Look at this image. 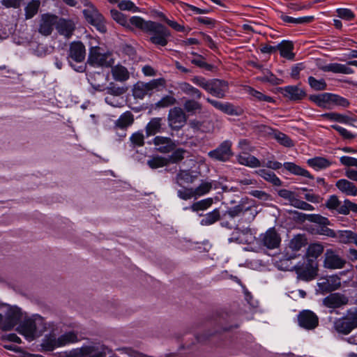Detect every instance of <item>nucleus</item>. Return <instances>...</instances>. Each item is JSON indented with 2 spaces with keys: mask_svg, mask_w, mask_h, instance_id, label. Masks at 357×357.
<instances>
[{
  "mask_svg": "<svg viewBox=\"0 0 357 357\" xmlns=\"http://www.w3.org/2000/svg\"><path fill=\"white\" fill-rule=\"evenodd\" d=\"M206 100L215 109L230 116H240L243 113V110L239 107H236L229 102H222L210 98H206Z\"/></svg>",
  "mask_w": 357,
  "mask_h": 357,
  "instance_id": "nucleus-17",
  "label": "nucleus"
},
{
  "mask_svg": "<svg viewBox=\"0 0 357 357\" xmlns=\"http://www.w3.org/2000/svg\"><path fill=\"white\" fill-rule=\"evenodd\" d=\"M294 44L289 40H283L277 45V50L280 51V56L288 60H293L295 54L293 52Z\"/></svg>",
  "mask_w": 357,
  "mask_h": 357,
  "instance_id": "nucleus-29",
  "label": "nucleus"
},
{
  "mask_svg": "<svg viewBox=\"0 0 357 357\" xmlns=\"http://www.w3.org/2000/svg\"><path fill=\"white\" fill-rule=\"evenodd\" d=\"M231 147L232 142L225 140L215 149L209 151L208 155L214 160L227 162L234 155Z\"/></svg>",
  "mask_w": 357,
  "mask_h": 357,
  "instance_id": "nucleus-9",
  "label": "nucleus"
},
{
  "mask_svg": "<svg viewBox=\"0 0 357 357\" xmlns=\"http://www.w3.org/2000/svg\"><path fill=\"white\" fill-rule=\"evenodd\" d=\"M325 206L333 213L335 212L337 214H341L340 208L342 207V204L337 195H331L326 200Z\"/></svg>",
  "mask_w": 357,
  "mask_h": 357,
  "instance_id": "nucleus-42",
  "label": "nucleus"
},
{
  "mask_svg": "<svg viewBox=\"0 0 357 357\" xmlns=\"http://www.w3.org/2000/svg\"><path fill=\"white\" fill-rule=\"evenodd\" d=\"M180 89L185 94L197 99H199L202 97V91L188 82L181 83L180 84Z\"/></svg>",
  "mask_w": 357,
  "mask_h": 357,
  "instance_id": "nucleus-44",
  "label": "nucleus"
},
{
  "mask_svg": "<svg viewBox=\"0 0 357 357\" xmlns=\"http://www.w3.org/2000/svg\"><path fill=\"white\" fill-rule=\"evenodd\" d=\"M236 159L239 164L249 167L255 168L261 166L260 161L256 157L248 153H240L237 155Z\"/></svg>",
  "mask_w": 357,
  "mask_h": 357,
  "instance_id": "nucleus-31",
  "label": "nucleus"
},
{
  "mask_svg": "<svg viewBox=\"0 0 357 357\" xmlns=\"http://www.w3.org/2000/svg\"><path fill=\"white\" fill-rule=\"evenodd\" d=\"M172 155L168 158L169 160V163H178L183 160L185 158V154L187 153V151L182 149L178 148L176 150L172 151Z\"/></svg>",
  "mask_w": 357,
  "mask_h": 357,
  "instance_id": "nucleus-61",
  "label": "nucleus"
},
{
  "mask_svg": "<svg viewBox=\"0 0 357 357\" xmlns=\"http://www.w3.org/2000/svg\"><path fill=\"white\" fill-rule=\"evenodd\" d=\"M168 121L170 127L178 130L186 123L187 116L181 107H175L169 110Z\"/></svg>",
  "mask_w": 357,
  "mask_h": 357,
  "instance_id": "nucleus-15",
  "label": "nucleus"
},
{
  "mask_svg": "<svg viewBox=\"0 0 357 357\" xmlns=\"http://www.w3.org/2000/svg\"><path fill=\"white\" fill-rule=\"evenodd\" d=\"M245 90L250 96H251L252 98H255V100L257 101L273 103L275 102L273 97L266 96L250 86H246L245 87Z\"/></svg>",
  "mask_w": 357,
  "mask_h": 357,
  "instance_id": "nucleus-35",
  "label": "nucleus"
},
{
  "mask_svg": "<svg viewBox=\"0 0 357 357\" xmlns=\"http://www.w3.org/2000/svg\"><path fill=\"white\" fill-rule=\"evenodd\" d=\"M112 75L114 80L121 82H126L130 78L128 69L121 65L114 66L112 68Z\"/></svg>",
  "mask_w": 357,
  "mask_h": 357,
  "instance_id": "nucleus-34",
  "label": "nucleus"
},
{
  "mask_svg": "<svg viewBox=\"0 0 357 357\" xmlns=\"http://www.w3.org/2000/svg\"><path fill=\"white\" fill-rule=\"evenodd\" d=\"M86 57V49L84 44L80 41H74L70 44L68 58L69 62L73 61L81 63Z\"/></svg>",
  "mask_w": 357,
  "mask_h": 357,
  "instance_id": "nucleus-19",
  "label": "nucleus"
},
{
  "mask_svg": "<svg viewBox=\"0 0 357 357\" xmlns=\"http://www.w3.org/2000/svg\"><path fill=\"white\" fill-rule=\"evenodd\" d=\"M177 191L178 197L183 200H188L192 198L197 199L194 188L182 187Z\"/></svg>",
  "mask_w": 357,
  "mask_h": 357,
  "instance_id": "nucleus-56",
  "label": "nucleus"
},
{
  "mask_svg": "<svg viewBox=\"0 0 357 357\" xmlns=\"http://www.w3.org/2000/svg\"><path fill=\"white\" fill-rule=\"evenodd\" d=\"M335 186L341 192L347 196L357 195V186L347 179L342 178L337 181Z\"/></svg>",
  "mask_w": 357,
  "mask_h": 357,
  "instance_id": "nucleus-25",
  "label": "nucleus"
},
{
  "mask_svg": "<svg viewBox=\"0 0 357 357\" xmlns=\"http://www.w3.org/2000/svg\"><path fill=\"white\" fill-rule=\"evenodd\" d=\"M220 219V212L218 208L205 214L201 220V225L208 226L214 224Z\"/></svg>",
  "mask_w": 357,
  "mask_h": 357,
  "instance_id": "nucleus-45",
  "label": "nucleus"
},
{
  "mask_svg": "<svg viewBox=\"0 0 357 357\" xmlns=\"http://www.w3.org/2000/svg\"><path fill=\"white\" fill-rule=\"evenodd\" d=\"M350 211L357 213V204L347 199L343 202L342 207L340 208V213L341 215H348Z\"/></svg>",
  "mask_w": 357,
  "mask_h": 357,
  "instance_id": "nucleus-63",
  "label": "nucleus"
},
{
  "mask_svg": "<svg viewBox=\"0 0 357 357\" xmlns=\"http://www.w3.org/2000/svg\"><path fill=\"white\" fill-rule=\"evenodd\" d=\"M308 84L315 91H324L327 87V84L324 79H317L312 76L308 77Z\"/></svg>",
  "mask_w": 357,
  "mask_h": 357,
  "instance_id": "nucleus-58",
  "label": "nucleus"
},
{
  "mask_svg": "<svg viewBox=\"0 0 357 357\" xmlns=\"http://www.w3.org/2000/svg\"><path fill=\"white\" fill-rule=\"evenodd\" d=\"M307 238L304 235L298 234L295 236L289 243V248L293 252L299 251L303 247L307 245Z\"/></svg>",
  "mask_w": 357,
  "mask_h": 357,
  "instance_id": "nucleus-41",
  "label": "nucleus"
},
{
  "mask_svg": "<svg viewBox=\"0 0 357 357\" xmlns=\"http://www.w3.org/2000/svg\"><path fill=\"white\" fill-rule=\"evenodd\" d=\"M284 167L293 174L302 176L310 179H314V176L305 169L297 165L294 162L284 163Z\"/></svg>",
  "mask_w": 357,
  "mask_h": 357,
  "instance_id": "nucleus-33",
  "label": "nucleus"
},
{
  "mask_svg": "<svg viewBox=\"0 0 357 357\" xmlns=\"http://www.w3.org/2000/svg\"><path fill=\"white\" fill-rule=\"evenodd\" d=\"M56 29L60 35L70 38L75 29V24L72 20L58 18Z\"/></svg>",
  "mask_w": 357,
  "mask_h": 357,
  "instance_id": "nucleus-21",
  "label": "nucleus"
},
{
  "mask_svg": "<svg viewBox=\"0 0 357 357\" xmlns=\"http://www.w3.org/2000/svg\"><path fill=\"white\" fill-rule=\"evenodd\" d=\"M299 279L304 281H310L316 278L318 271V263L314 259L307 261L305 266L296 268Z\"/></svg>",
  "mask_w": 357,
  "mask_h": 357,
  "instance_id": "nucleus-14",
  "label": "nucleus"
},
{
  "mask_svg": "<svg viewBox=\"0 0 357 357\" xmlns=\"http://www.w3.org/2000/svg\"><path fill=\"white\" fill-rule=\"evenodd\" d=\"M87 62L92 66L109 68L112 66L114 60L111 52H104L100 47L95 46L89 49Z\"/></svg>",
  "mask_w": 357,
  "mask_h": 357,
  "instance_id": "nucleus-4",
  "label": "nucleus"
},
{
  "mask_svg": "<svg viewBox=\"0 0 357 357\" xmlns=\"http://www.w3.org/2000/svg\"><path fill=\"white\" fill-rule=\"evenodd\" d=\"M355 232L350 230L338 231L336 233V238L338 242L342 244L353 243Z\"/></svg>",
  "mask_w": 357,
  "mask_h": 357,
  "instance_id": "nucleus-49",
  "label": "nucleus"
},
{
  "mask_svg": "<svg viewBox=\"0 0 357 357\" xmlns=\"http://www.w3.org/2000/svg\"><path fill=\"white\" fill-rule=\"evenodd\" d=\"M257 243L262 248L277 249L280 246L281 236L275 227H271L259 235Z\"/></svg>",
  "mask_w": 357,
  "mask_h": 357,
  "instance_id": "nucleus-8",
  "label": "nucleus"
},
{
  "mask_svg": "<svg viewBox=\"0 0 357 357\" xmlns=\"http://www.w3.org/2000/svg\"><path fill=\"white\" fill-rule=\"evenodd\" d=\"M310 100L320 107L331 109L330 93H328L319 95H312L310 96Z\"/></svg>",
  "mask_w": 357,
  "mask_h": 357,
  "instance_id": "nucleus-37",
  "label": "nucleus"
},
{
  "mask_svg": "<svg viewBox=\"0 0 357 357\" xmlns=\"http://www.w3.org/2000/svg\"><path fill=\"white\" fill-rule=\"evenodd\" d=\"M148 93L149 92L146 83L138 82L134 85L132 95L135 98L143 99Z\"/></svg>",
  "mask_w": 357,
  "mask_h": 357,
  "instance_id": "nucleus-48",
  "label": "nucleus"
},
{
  "mask_svg": "<svg viewBox=\"0 0 357 357\" xmlns=\"http://www.w3.org/2000/svg\"><path fill=\"white\" fill-rule=\"evenodd\" d=\"M158 17L161 20L167 23L171 28L178 32L185 31V26L182 24H178L174 20L168 19L163 13H160Z\"/></svg>",
  "mask_w": 357,
  "mask_h": 357,
  "instance_id": "nucleus-60",
  "label": "nucleus"
},
{
  "mask_svg": "<svg viewBox=\"0 0 357 357\" xmlns=\"http://www.w3.org/2000/svg\"><path fill=\"white\" fill-rule=\"evenodd\" d=\"M199 174L200 172L197 171L180 169L174 178V181L181 187L190 185L198 178Z\"/></svg>",
  "mask_w": 357,
  "mask_h": 357,
  "instance_id": "nucleus-18",
  "label": "nucleus"
},
{
  "mask_svg": "<svg viewBox=\"0 0 357 357\" xmlns=\"http://www.w3.org/2000/svg\"><path fill=\"white\" fill-rule=\"evenodd\" d=\"M213 188L212 183L202 181V183L195 188L197 197L204 196L208 193Z\"/></svg>",
  "mask_w": 357,
  "mask_h": 357,
  "instance_id": "nucleus-59",
  "label": "nucleus"
},
{
  "mask_svg": "<svg viewBox=\"0 0 357 357\" xmlns=\"http://www.w3.org/2000/svg\"><path fill=\"white\" fill-rule=\"evenodd\" d=\"M278 194L280 197L288 200L292 206L298 198L294 192L287 189H280L278 190Z\"/></svg>",
  "mask_w": 357,
  "mask_h": 357,
  "instance_id": "nucleus-62",
  "label": "nucleus"
},
{
  "mask_svg": "<svg viewBox=\"0 0 357 357\" xmlns=\"http://www.w3.org/2000/svg\"><path fill=\"white\" fill-rule=\"evenodd\" d=\"M321 117L331 121H335L345 124H349L353 121V119L351 117L337 112L325 113L321 115Z\"/></svg>",
  "mask_w": 357,
  "mask_h": 357,
  "instance_id": "nucleus-36",
  "label": "nucleus"
},
{
  "mask_svg": "<svg viewBox=\"0 0 357 357\" xmlns=\"http://www.w3.org/2000/svg\"><path fill=\"white\" fill-rule=\"evenodd\" d=\"M191 81L212 96L223 98L228 90L227 82L220 79H207L202 76H195Z\"/></svg>",
  "mask_w": 357,
  "mask_h": 357,
  "instance_id": "nucleus-2",
  "label": "nucleus"
},
{
  "mask_svg": "<svg viewBox=\"0 0 357 357\" xmlns=\"http://www.w3.org/2000/svg\"><path fill=\"white\" fill-rule=\"evenodd\" d=\"M324 246L321 243H314L309 245L306 253L305 258L307 261H309L310 259H316L323 253L324 252Z\"/></svg>",
  "mask_w": 357,
  "mask_h": 357,
  "instance_id": "nucleus-32",
  "label": "nucleus"
},
{
  "mask_svg": "<svg viewBox=\"0 0 357 357\" xmlns=\"http://www.w3.org/2000/svg\"><path fill=\"white\" fill-rule=\"evenodd\" d=\"M341 286L340 278L337 277H331L325 279L324 281L318 283V287L321 294L331 293L339 289Z\"/></svg>",
  "mask_w": 357,
  "mask_h": 357,
  "instance_id": "nucleus-24",
  "label": "nucleus"
},
{
  "mask_svg": "<svg viewBox=\"0 0 357 357\" xmlns=\"http://www.w3.org/2000/svg\"><path fill=\"white\" fill-rule=\"evenodd\" d=\"M280 18L284 22L289 24H305L311 22L314 19L312 16L294 18L284 14L281 15Z\"/></svg>",
  "mask_w": 357,
  "mask_h": 357,
  "instance_id": "nucleus-54",
  "label": "nucleus"
},
{
  "mask_svg": "<svg viewBox=\"0 0 357 357\" xmlns=\"http://www.w3.org/2000/svg\"><path fill=\"white\" fill-rule=\"evenodd\" d=\"M324 72H332L334 73L353 74L354 70L345 64L331 63L324 66L321 68Z\"/></svg>",
  "mask_w": 357,
  "mask_h": 357,
  "instance_id": "nucleus-30",
  "label": "nucleus"
},
{
  "mask_svg": "<svg viewBox=\"0 0 357 357\" xmlns=\"http://www.w3.org/2000/svg\"><path fill=\"white\" fill-rule=\"evenodd\" d=\"M41 2L40 0H31L24 8L25 19L30 20L33 18L39 10Z\"/></svg>",
  "mask_w": 357,
  "mask_h": 357,
  "instance_id": "nucleus-38",
  "label": "nucleus"
},
{
  "mask_svg": "<svg viewBox=\"0 0 357 357\" xmlns=\"http://www.w3.org/2000/svg\"><path fill=\"white\" fill-rule=\"evenodd\" d=\"M258 174L261 178L275 186H280L282 185L280 179L271 171L261 169L259 170Z\"/></svg>",
  "mask_w": 357,
  "mask_h": 357,
  "instance_id": "nucleus-40",
  "label": "nucleus"
},
{
  "mask_svg": "<svg viewBox=\"0 0 357 357\" xmlns=\"http://www.w3.org/2000/svg\"><path fill=\"white\" fill-rule=\"evenodd\" d=\"M129 22L136 28L146 33L149 29L153 21H145L143 18L138 16H133L130 18Z\"/></svg>",
  "mask_w": 357,
  "mask_h": 357,
  "instance_id": "nucleus-43",
  "label": "nucleus"
},
{
  "mask_svg": "<svg viewBox=\"0 0 357 357\" xmlns=\"http://www.w3.org/2000/svg\"><path fill=\"white\" fill-rule=\"evenodd\" d=\"M298 325L306 330H313L319 325V318L311 310H305L298 314Z\"/></svg>",
  "mask_w": 357,
  "mask_h": 357,
  "instance_id": "nucleus-13",
  "label": "nucleus"
},
{
  "mask_svg": "<svg viewBox=\"0 0 357 357\" xmlns=\"http://www.w3.org/2000/svg\"><path fill=\"white\" fill-rule=\"evenodd\" d=\"M349 303V298L341 293H331L322 300V304L328 307L336 309L347 305Z\"/></svg>",
  "mask_w": 357,
  "mask_h": 357,
  "instance_id": "nucleus-16",
  "label": "nucleus"
},
{
  "mask_svg": "<svg viewBox=\"0 0 357 357\" xmlns=\"http://www.w3.org/2000/svg\"><path fill=\"white\" fill-rule=\"evenodd\" d=\"M184 109L190 114L200 112L202 110V105L194 99H188L183 104Z\"/></svg>",
  "mask_w": 357,
  "mask_h": 357,
  "instance_id": "nucleus-50",
  "label": "nucleus"
},
{
  "mask_svg": "<svg viewBox=\"0 0 357 357\" xmlns=\"http://www.w3.org/2000/svg\"><path fill=\"white\" fill-rule=\"evenodd\" d=\"M278 91L282 96L293 102L303 100L307 96L305 90L298 85H289L278 88Z\"/></svg>",
  "mask_w": 357,
  "mask_h": 357,
  "instance_id": "nucleus-10",
  "label": "nucleus"
},
{
  "mask_svg": "<svg viewBox=\"0 0 357 357\" xmlns=\"http://www.w3.org/2000/svg\"><path fill=\"white\" fill-rule=\"evenodd\" d=\"M58 17L50 13H45L40 15L38 31L44 36H48L52 34L54 28L56 26Z\"/></svg>",
  "mask_w": 357,
  "mask_h": 357,
  "instance_id": "nucleus-12",
  "label": "nucleus"
},
{
  "mask_svg": "<svg viewBox=\"0 0 357 357\" xmlns=\"http://www.w3.org/2000/svg\"><path fill=\"white\" fill-rule=\"evenodd\" d=\"M22 313L20 309L10 310L6 319V321L3 326L4 331H10L14 326L17 325L22 320Z\"/></svg>",
  "mask_w": 357,
  "mask_h": 357,
  "instance_id": "nucleus-26",
  "label": "nucleus"
},
{
  "mask_svg": "<svg viewBox=\"0 0 357 357\" xmlns=\"http://www.w3.org/2000/svg\"><path fill=\"white\" fill-rule=\"evenodd\" d=\"M307 164L316 171L325 169L331 167L333 162L324 157H314L307 160Z\"/></svg>",
  "mask_w": 357,
  "mask_h": 357,
  "instance_id": "nucleus-28",
  "label": "nucleus"
},
{
  "mask_svg": "<svg viewBox=\"0 0 357 357\" xmlns=\"http://www.w3.org/2000/svg\"><path fill=\"white\" fill-rule=\"evenodd\" d=\"M134 115L131 112L127 111L123 113L119 118L115 121L114 129H121L126 130L134 122Z\"/></svg>",
  "mask_w": 357,
  "mask_h": 357,
  "instance_id": "nucleus-27",
  "label": "nucleus"
},
{
  "mask_svg": "<svg viewBox=\"0 0 357 357\" xmlns=\"http://www.w3.org/2000/svg\"><path fill=\"white\" fill-rule=\"evenodd\" d=\"M149 41L156 46L165 47L171 36L170 31L164 25L153 22L148 31Z\"/></svg>",
  "mask_w": 357,
  "mask_h": 357,
  "instance_id": "nucleus-5",
  "label": "nucleus"
},
{
  "mask_svg": "<svg viewBox=\"0 0 357 357\" xmlns=\"http://www.w3.org/2000/svg\"><path fill=\"white\" fill-rule=\"evenodd\" d=\"M330 105L331 109H332L333 106L347 107L349 105V101L347 98L340 96L330 93Z\"/></svg>",
  "mask_w": 357,
  "mask_h": 357,
  "instance_id": "nucleus-55",
  "label": "nucleus"
},
{
  "mask_svg": "<svg viewBox=\"0 0 357 357\" xmlns=\"http://www.w3.org/2000/svg\"><path fill=\"white\" fill-rule=\"evenodd\" d=\"M107 347L101 346H86L82 347L79 351L81 357H105Z\"/></svg>",
  "mask_w": 357,
  "mask_h": 357,
  "instance_id": "nucleus-22",
  "label": "nucleus"
},
{
  "mask_svg": "<svg viewBox=\"0 0 357 357\" xmlns=\"http://www.w3.org/2000/svg\"><path fill=\"white\" fill-rule=\"evenodd\" d=\"M213 203L212 198H206L200 201L194 202L190 208L194 212L204 211L208 208Z\"/></svg>",
  "mask_w": 357,
  "mask_h": 357,
  "instance_id": "nucleus-52",
  "label": "nucleus"
},
{
  "mask_svg": "<svg viewBox=\"0 0 357 357\" xmlns=\"http://www.w3.org/2000/svg\"><path fill=\"white\" fill-rule=\"evenodd\" d=\"M336 13L339 17L347 21H352L356 17L354 13L349 8H337Z\"/></svg>",
  "mask_w": 357,
  "mask_h": 357,
  "instance_id": "nucleus-64",
  "label": "nucleus"
},
{
  "mask_svg": "<svg viewBox=\"0 0 357 357\" xmlns=\"http://www.w3.org/2000/svg\"><path fill=\"white\" fill-rule=\"evenodd\" d=\"M274 138L281 144L286 147H291L294 146L293 141L286 134L280 131H275L273 133Z\"/></svg>",
  "mask_w": 357,
  "mask_h": 357,
  "instance_id": "nucleus-57",
  "label": "nucleus"
},
{
  "mask_svg": "<svg viewBox=\"0 0 357 357\" xmlns=\"http://www.w3.org/2000/svg\"><path fill=\"white\" fill-rule=\"evenodd\" d=\"M161 119L153 118L152 119L146 126V135H155L157 132H160L161 128Z\"/></svg>",
  "mask_w": 357,
  "mask_h": 357,
  "instance_id": "nucleus-47",
  "label": "nucleus"
},
{
  "mask_svg": "<svg viewBox=\"0 0 357 357\" xmlns=\"http://www.w3.org/2000/svg\"><path fill=\"white\" fill-rule=\"evenodd\" d=\"M169 164V159L160 155L153 156L147 161V165L151 169L163 167Z\"/></svg>",
  "mask_w": 357,
  "mask_h": 357,
  "instance_id": "nucleus-46",
  "label": "nucleus"
},
{
  "mask_svg": "<svg viewBox=\"0 0 357 357\" xmlns=\"http://www.w3.org/2000/svg\"><path fill=\"white\" fill-rule=\"evenodd\" d=\"M255 238L254 234L251 229L245 228L243 229L236 228L229 238L231 242H236L240 244L251 243Z\"/></svg>",
  "mask_w": 357,
  "mask_h": 357,
  "instance_id": "nucleus-20",
  "label": "nucleus"
},
{
  "mask_svg": "<svg viewBox=\"0 0 357 357\" xmlns=\"http://www.w3.org/2000/svg\"><path fill=\"white\" fill-rule=\"evenodd\" d=\"M43 351H52L59 347V342L54 335H46L40 344Z\"/></svg>",
  "mask_w": 357,
  "mask_h": 357,
  "instance_id": "nucleus-39",
  "label": "nucleus"
},
{
  "mask_svg": "<svg viewBox=\"0 0 357 357\" xmlns=\"http://www.w3.org/2000/svg\"><path fill=\"white\" fill-rule=\"evenodd\" d=\"M57 340L59 342V347H63L78 341L77 334L71 331L61 335L57 338Z\"/></svg>",
  "mask_w": 357,
  "mask_h": 357,
  "instance_id": "nucleus-51",
  "label": "nucleus"
},
{
  "mask_svg": "<svg viewBox=\"0 0 357 357\" xmlns=\"http://www.w3.org/2000/svg\"><path fill=\"white\" fill-rule=\"evenodd\" d=\"M258 211L254 201L248 198H242L237 204L228 208L224 215H229L231 218L241 217L244 222H251L255 218Z\"/></svg>",
  "mask_w": 357,
  "mask_h": 357,
  "instance_id": "nucleus-1",
  "label": "nucleus"
},
{
  "mask_svg": "<svg viewBox=\"0 0 357 357\" xmlns=\"http://www.w3.org/2000/svg\"><path fill=\"white\" fill-rule=\"evenodd\" d=\"M356 328H357V310H349L345 316L336 319L333 323V329L343 335H348Z\"/></svg>",
  "mask_w": 357,
  "mask_h": 357,
  "instance_id": "nucleus-7",
  "label": "nucleus"
},
{
  "mask_svg": "<svg viewBox=\"0 0 357 357\" xmlns=\"http://www.w3.org/2000/svg\"><path fill=\"white\" fill-rule=\"evenodd\" d=\"M105 91L107 94L120 96L126 93L128 88L126 86H120L114 82H110L109 86L105 88Z\"/></svg>",
  "mask_w": 357,
  "mask_h": 357,
  "instance_id": "nucleus-53",
  "label": "nucleus"
},
{
  "mask_svg": "<svg viewBox=\"0 0 357 357\" xmlns=\"http://www.w3.org/2000/svg\"><path fill=\"white\" fill-rule=\"evenodd\" d=\"M84 9L82 10L86 20L94 26L101 33L107 31L105 20L101 13H99L96 6L90 2L84 3Z\"/></svg>",
  "mask_w": 357,
  "mask_h": 357,
  "instance_id": "nucleus-6",
  "label": "nucleus"
},
{
  "mask_svg": "<svg viewBox=\"0 0 357 357\" xmlns=\"http://www.w3.org/2000/svg\"><path fill=\"white\" fill-rule=\"evenodd\" d=\"M153 144L159 146L157 150L162 153H169L175 148L174 142L169 138L157 136L153 139Z\"/></svg>",
  "mask_w": 357,
  "mask_h": 357,
  "instance_id": "nucleus-23",
  "label": "nucleus"
},
{
  "mask_svg": "<svg viewBox=\"0 0 357 357\" xmlns=\"http://www.w3.org/2000/svg\"><path fill=\"white\" fill-rule=\"evenodd\" d=\"M347 261L333 249H327L324 254V266L328 269H341L345 266Z\"/></svg>",
  "mask_w": 357,
  "mask_h": 357,
  "instance_id": "nucleus-11",
  "label": "nucleus"
},
{
  "mask_svg": "<svg viewBox=\"0 0 357 357\" xmlns=\"http://www.w3.org/2000/svg\"><path fill=\"white\" fill-rule=\"evenodd\" d=\"M45 329L44 319L39 315L24 320L17 328V332L29 340H33L36 333L40 335Z\"/></svg>",
  "mask_w": 357,
  "mask_h": 357,
  "instance_id": "nucleus-3",
  "label": "nucleus"
}]
</instances>
